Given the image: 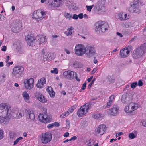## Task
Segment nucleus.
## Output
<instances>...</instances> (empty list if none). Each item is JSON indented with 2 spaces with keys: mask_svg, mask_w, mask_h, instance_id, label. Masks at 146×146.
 <instances>
[{
  "mask_svg": "<svg viewBox=\"0 0 146 146\" xmlns=\"http://www.w3.org/2000/svg\"><path fill=\"white\" fill-rule=\"evenodd\" d=\"M24 115L23 111H19L18 109H11L7 104H0V123L7 124L10 118L19 119Z\"/></svg>",
  "mask_w": 146,
  "mask_h": 146,
  "instance_id": "f257e3e1",
  "label": "nucleus"
},
{
  "mask_svg": "<svg viewBox=\"0 0 146 146\" xmlns=\"http://www.w3.org/2000/svg\"><path fill=\"white\" fill-rule=\"evenodd\" d=\"M36 42L40 44H42L46 41V36L44 34L39 35L36 38Z\"/></svg>",
  "mask_w": 146,
  "mask_h": 146,
  "instance_id": "412c9836",
  "label": "nucleus"
},
{
  "mask_svg": "<svg viewBox=\"0 0 146 146\" xmlns=\"http://www.w3.org/2000/svg\"><path fill=\"white\" fill-rule=\"evenodd\" d=\"M6 76L4 73L0 74V83L4 82L5 80Z\"/></svg>",
  "mask_w": 146,
  "mask_h": 146,
  "instance_id": "72a5a7b5",
  "label": "nucleus"
},
{
  "mask_svg": "<svg viewBox=\"0 0 146 146\" xmlns=\"http://www.w3.org/2000/svg\"><path fill=\"white\" fill-rule=\"evenodd\" d=\"M35 97L41 102L45 103L47 102V99L41 93L39 92H36L35 94Z\"/></svg>",
  "mask_w": 146,
  "mask_h": 146,
  "instance_id": "a211bd4d",
  "label": "nucleus"
},
{
  "mask_svg": "<svg viewBox=\"0 0 146 146\" xmlns=\"http://www.w3.org/2000/svg\"><path fill=\"white\" fill-rule=\"evenodd\" d=\"M102 114L100 113H95L93 114V117L94 119H102Z\"/></svg>",
  "mask_w": 146,
  "mask_h": 146,
  "instance_id": "473e14b6",
  "label": "nucleus"
},
{
  "mask_svg": "<svg viewBox=\"0 0 146 146\" xmlns=\"http://www.w3.org/2000/svg\"><path fill=\"white\" fill-rule=\"evenodd\" d=\"M139 107V104L137 103H130L125 106L124 111L126 113L135 115L137 113V109Z\"/></svg>",
  "mask_w": 146,
  "mask_h": 146,
  "instance_id": "f03ea898",
  "label": "nucleus"
},
{
  "mask_svg": "<svg viewBox=\"0 0 146 146\" xmlns=\"http://www.w3.org/2000/svg\"><path fill=\"white\" fill-rule=\"evenodd\" d=\"M119 111V108L117 105H114L112 108L109 110V113L112 115H116L118 114Z\"/></svg>",
  "mask_w": 146,
  "mask_h": 146,
  "instance_id": "5701e85b",
  "label": "nucleus"
},
{
  "mask_svg": "<svg viewBox=\"0 0 146 146\" xmlns=\"http://www.w3.org/2000/svg\"><path fill=\"white\" fill-rule=\"evenodd\" d=\"M77 106L76 105H74L71 106L70 108L73 110H74L76 108Z\"/></svg>",
  "mask_w": 146,
  "mask_h": 146,
  "instance_id": "338daca9",
  "label": "nucleus"
},
{
  "mask_svg": "<svg viewBox=\"0 0 146 146\" xmlns=\"http://www.w3.org/2000/svg\"><path fill=\"white\" fill-rule=\"evenodd\" d=\"M137 82H134L131 83V88L133 89H134L137 86Z\"/></svg>",
  "mask_w": 146,
  "mask_h": 146,
  "instance_id": "c03bdc74",
  "label": "nucleus"
},
{
  "mask_svg": "<svg viewBox=\"0 0 146 146\" xmlns=\"http://www.w3.org/2000/svg\"><path fill=\"white\" fill-rule=\"evenodd\" d=\"M113 103V102L108 100V102L107 103V107L108 108H110V106H111L112 103Z\"/></svg>",
  "mask_w": 146,
  "mask_h": 146,
  "instance_id": "49530a36",
  "label": "nucleus"
},
{
  "mask_svg": "<svg viewBox=\"0 0 146 146\" xmlns=\"http://www.w3.org/2000/svg\"><path fill=\"white\" fill-rule=\"evenodd\" d=\"M96 80V79L95 78H94L92 80V81L91 82V83L89 84L88 86V88H90L91 86H92V84H94L95 81V80Z\"/></svg>",
  "mask_w": 146,
  "mask_h": 146,
  "instance_id": "de8ad7c7",
  "label": "nucleus"
},
{
  "mask_svg": "<svg viewBox=\"0 0 146 146\" xmlns=\"http://www.w3.org/2000/svg\"><path fill=\"white\" fill-rule=\"evenodd\" d=\"M87 48L88 51L86 52L85 54L87 58H90L96 54V50L94 47L91 46H88Z\"/></svg>",
  "mask_w": 146,
  "mask_h": 146,
  "instance_id": "4468645a",
  "label": "nucleus"
},
{
  "mask_svg": "<svg viewBox=\"0 0 146 146\" xmlns=\"http://www.w3.org/2000/svg\"><path fill=\"white\" fill-rule=\"evenodd\" d=\"M94 5H93L91 6L86 5V7L87 8V10L89 12H91L92 9L94 7Z\"/></svg>",
  "mask_w": 146,
  "mask_h": 146,
  "instance_id": "a19ab883",
  "label": "nucleus"
},
{
  "mask_svg": "<svg viewBox=\"0 0 146 146\" xmlns=\"http://www.w3.org/2000/svg\"><path fill=\"white\" fill-rule=\"evenodd\" d=\"M72 14L68 13H65L64 14L65 17L68 20H70L72 19Z\"/></svg>",
  "mask_w": 146,
  "mask_h": 146,
  "instance_id": "f704fd0d",
  "label": "nucleus"
},
{
  "mask_svg": "<svg viewBox=\"0 0 146 146\" xmlns=\"http://www.w3.org/2000/svg\"><path fill=\"white\" fill-rule=\"evenodd\" d=\"M52 60V57H51L50 54H48V56L47 57L46 60Z\"/></svg>",
  "mask_w": 146,
  "mask_h": 146,
  "instance_id": "603ef678",
  "label": "nucleus"
},
{
  "mask_svg": "<svg viewBox=\"0 0 146 146\" xmlns=\"http://www.w3.org/2000/svg\"><path fill=\"white\" fill-rule=\"evenodd\" d=\"M38 118L40 121L44 123H48L50 121L51 119L50 116L45 113L39 114Z\"/></svg>",
  "mask_w": 146,
  "mask_h": 146,
  "instance_id": "2eb2a0df",
  "label": "nucleus"
},
{
  "mask_svg": "<svg viewBox=\"0 0 146 146\" xmlns=\"http://www.w3.org/2000/svg\"><path fill=\"white\" fill-rule=\"evenodd\" d=\"M106 126L104 124L100 125L95 130V134L97 136H101L102 135L106 130Z\"/></svg>",
  "mask_w": 146,
  "mask_h": 146,
  "instance_id": "9b49d317",
  "label": "nucleus"
},
{
  "mask_svg": "<svg viewBox=\"0 0 146 146\" xmlns=\"http://www.w3.org/2000/svg\"><path fill=\"white\" fill-rule=\"evenodd\" d=\"M24 68L22 66H17L13 68L12 74V76L15 78L20 76L23 74Z\"/></svg>",
  "mask_w": 146,
  "mask_h": 146,
  "instance_id": "6e6552de",
  "label": "nucleus"
},
{
  "mask_svg": "<svg viewBox=\"0 0 146 146\" xmlns=\"http://www.w3.org/2000/svg\"><path fill=\"white\" fill-rule=\"evenodd\" d=\"M69 133L66 132L64 134L63 136L64 137H67L69 136Z\"/></svg>",
  "mask_w": 146,
  "mask_h": 146,
  "instance_id": "e2e57ef3",
  "label": "nucleus"
},
{
  "mask_svg": "<svg viewBox=\"0 0 146 146\" xmlns=\"http://www.w3.org/2000/svg\"><path fill=\"white\" fill-rule=\"evenodd\" d=\"M21 42L19 41H17L14 42L13 45L15 47H19L20 46Z\"/></svg>",
  "mask_w": 146,
  "mask_h": 146,
  "instance_id": "ea45409f",
  "label": "nucleus"
},
{
  "mask_svg": "<svg viewBox=\"0 0 146 146\" xmlns=\"http://www.w3.org/2000/svg\"><path fill=\"white\" fill-rule=\"evenodd\" d=\"M94 29L98 33L105 32L109 28L108 24L104 21H99L95 24Z\"/></svg>",
  "mask_w": 146,
  "mask_h": 146,
  "instance_id": "7ed1b4c3",
  "label": "nucleus"
},
{
  "mask_svg": "<svg viewBox=\"0 0 146 146\" xmlns=\"http://www.w3.org/2000/svg\"><path fill=\"white\" fill-rule=\"evenodd\" d=\"M46 91L50 97H53L55 96V92L51 86H48L46 89Z\"/></svg>",
  "mask_w": 146,
  "mask_h": 146,
  "instance_id": "7c9ffc66",
  "label": "nucleus"
},
{
  "mask_svg": "<svg viewBox=\"0 0 146 146\" xmlns=\"http://www.w3.org/2000/svg\"><path fill=\"white\" fill-rule=\"evenodd\" d=\"M140 6V1H133L130 3V6L127 8V10L131 13L139 14L141 12L139 8Z\"/></svg>",
  "mask_w": 146,
  "mask_h": 146,
  "instance_id": "20e7f679",
  "label": "nucleus"
},
{
  "mask_svg": "<svg viewBox=\"0 0 146 146\" xmlns=\"http://www.w3.org/2000/svg\"><path fill=\"white\" fill-rule=\"evenodd\" d=\"M83 13H80L79 14L78 16V18H79L80 19H82L83 18Z\"/></svg>",
  "mask_w": 146,
  "mask_h": 146,
  "instance_id": "6e6d98bb",
  "label": "nucleus"
},
{
  "mask_svg": "<svg viewBox=\"0 0 146 146\" xmlns=\"http://www.w3.org/2000/svg\"><path fill=\"white\" fill-rule=\"evenodd\" d=\"M50 72L52 74H57L58 73V69L56 68H54L50 70Z\"/></svg>",
  "mask_w": 146,
  "mask_h": 146,
  "instance_id": "4c0bfd02",
  "label": "nucleus"
},
{
  "mask_svg": "<svg viewBox=\"0 0 146 146\" xmlns=\"http://www.w3.org/2000/svg\"><path fill=\"white\" fill-rule=\"evenodd\" d=\"M138 133L137 131L134 130L129 134L128 137L131 139H134L137 137Z\"/></svg>",
  "mask_w": 146,
  "mask_h": 146,
  "instance_id": "c756f323",
  "label": "nucleus"
},
{
  "mask_svg": "<svg viewBox=\"0 0 146 146\" xmlns=\"http://www.w3.org/2000/svg\"><path fill=\"white\" fill-rule=\"evenodd\" d=\"M91 104L86 103L81 106L78 110L77 114L79 117H82L87 113L91 108Z\"/></svg>",
  "mask_w": 146,
  "mask_h": 146,
  "instance_id": "423d86ee",
  "label": "nucleus"
},
{
  "mask_svg": "<svg viewBox=\"0 0 146 146\" xmlns=\"http://www.w3.org/2000/svg\"><path fill=\"white\" fill-rule=\"evenodd\" d=\"M97 70V68H96L93 69V70L91 71V74H94L96 72Z\"/></svg>",
  "mask_w": 146,
  "mask_h": 146,
  "instance_id": "4d7b16f0",
  "label": "nucleus"
},
{
  "mask_svg": "<svg viewBox=\"0 0 146 146\" xmlns=\"http://www.w3.org/2000/svg\"><path fill=\"white\" fill-rule=\"evenodd\" d=\"M86 52V48L84 45L80 44L76 45L74 48V52L76 55L82 56L85 54Z\"/></svg>",
  "mask_w": 146,
  "mask_h": 146,
  "instance_id": "39448f33",
  "label": "nucleus"
},
{
  "mask_svg": "<svg viewBox=\"0 0 146 146\" xmlns=\"http://www.w3.org/2000/svg\"><path fill=\"white\" fill-rule=\"evenodd\" d=\"M40 13H41L39 15L40 17H43L44 18L45 17V15L46 14V12L44 10H42L41 11H40Z\"/></svg>",
  "mask_w": 146,
  "mask_h": 146,
  "instance_id": "79ce46f5",
  "label": "nucleus"
},
{
  "mask_svg": "<svg viewBox=\"0 0 146 146\" xmlns=\"http://www.w3.org/2000/svg\"><path fill=\"white\" fill-rule=\"evenodd\" d=\"M95 7L98 11L104 12L105 8L104 1L101 0L98 1L95 5Z\"/></svg>",
  "mask_w": 146,
  "mask_h": 146,
  "instance_id": "dca6fc26",
  "label": "nucleus"
},
{
  "mask_svg": "<svg viewBox=\"0 0 146 146\" xmlns=\"http://www.w3.org/2000/svg\"><path fill=\"white\" fill-rule=\"evenodd\" d=\"M74 110H73L72 109L70 108L67 111V112L68 113L69 115H70L71 113H72L73 111Z\"/></svg>",
  "mask_w": 146,
  "mask_h": 146,
  "instance_id": "864d4df0",
  "label": "nucleus"
},
{
  "mask_svg": "<svg viewBox=\"0 0 146 146\" xmlns=\"http://www.w3.org/2000/svg\"><path fill=\"white\" fill-rule=\"evenodd\" d=\"M130 51L126 48L121 49L119 52V56L122 58L128 57Z\"/></svg>",
  "mask_w": 146,
  "mask_h": 146,
  "instance_id": "6ab92c4d",
  "label": "nucleus"
},
{
  "mask_svg": "<svg viewBox=\"0 0 146 146\" xmlns=\"http://www.w3.org/2000/svg\"><path fill=\"white\" fill-rule=\"evenodd\" d=\"M53 123L54 126L58 127L60 126V124L58 122H55Z\"/></svg>",
  "mask_w": 146,
  "mask_h": 146,
  "instance_id": "5fc2aeb1",
  "label": "nucleus"
},
{
  "mask_svg": "<svg viewBox=\"0 0 146 146\" xmlns=\"http://www.w3.org/2000/svg\"><path fill=\"white\" fill-rule=\"evenodd\" d=\"M23 83L24 87L26 90H31L34 86V79L32 78L25 79L23 80Z\"/></svg>",
  "mask_w": 146,
  "mask_h": 146,
  "instance_id": "1a4fd4ad",
  "label": "nucleus"
},
{
  "mask_svg": "<svg viewBox=\"0 0 146 146\" xmlns=\"http://www.w3.org/2000/svg\"><path fill=\"white\" fill-rule=\"evenodd\" d=\"M23 139V137H20L16 139L14 142L13 145H15L17 144L19 142H21Z\"/></svg>",
  "mask_w": 146,
  "mask_h": 146,
  "instance_id": "c9c22d12",
  "label": "nucleus"
},
{
  "mask_svg": "<svg viewBox=\"0 0 146 146\" xmlns=\"http://www.w3.org/2000/svg\"><path fill=\"white\" fill-rule=\"evenodd\" d=\"M40 139L42 143L46 144L51 141L52 135L49 132L43 133L40 135Z\"/></svg>",
  "mask_w": 146,
  "mask_h": 146,
  "instance_id": "0eeeda50",
  "label": "nucleus"
},
{
  "mask_svg": "<svg viewBox=\"0 0 146 146\" xmlns=\"http://www.w3.org/2000/svg\"><path fill=\"white\" fill-rule=\"evenodd\" d=\"M16 135L13 132H11L9 134V137L11 139H14L16 138Z\"/></svg>",
  "mask_w": 146,
  "mask_h": 146,
  "instance_id": "58836bf2",
  "label": "nucleus"
},
{
  "mask_svg": "<svg viewBox=\"0 0 146 146\" xmlns=\"http://www.w3.org/2000/svg\"><path fill=\"white\" fill-rule=\"evenodd\" d=\"M63 0H54L50 4V5L52 7H58L62 5Z\"/></svg>",
  "mask_w": 146,
  "mask_h": 146,
  "instance_id": "a878e982",
  "label": "nucleus"
},
{
  "mask_svg": "<svg viewBox=\"0 0 146 146\" xmlns=\"http://www.w3.org/2000/svg\"><path fill=\"white\" fill-rule=\"evenodd\" d=\"M70 123L69 120L68 119L66 120V127L67 128H69L70 127Z\"/></svg>",
  "mask_w": 146,
  "mask_h": 146,
  "instance_id": "8fccbe9b",
  "label": "nucleus"
},
{
  "mask_svg": "<svg viewBox=\"0 0 146 146\" xmlns=\"http://www.w3.org/2000/svg\"><path fill=\"white\" fill-rule=\"evenodd\" d=\"M137 85L139 86H141L143 85V83L141 81L139 80L138 82Z\"/></svg>",
  "mask_w": 146,
  "mask_h": 146,
  "instance_id": "69168bd1",
  "label": "nucleus"
},
{
  "mask_svg": "<svg viewBox=\"0 0 146 146\" xmlns=\"http://www.w3.org/2000/svg\"><path fill=\"white\" fill-rule=\"evenodd\" d=\"M86 83L85 82L84 83L82 86L81 89L82 90H84L86 88Z\"/></svg>",
  "mask_w": 146,
  "mask_h": 146,
  "instance_id": "bf43d9fd",
  "label": "nucleus"
},
{
  "mask_svg": "<svg viewBox=\"0 0 146 146\" xmlns=\"http://www.w3.org/2000/svg\"><path fill=\"white\" fill-rule=\"evenodd\" d=\"M85 123V122L84 121H82L81 122V124L80 125L81 127H82V128H83L84 127L85 125H84V124Z\"/></svg>",
  "mask_w": 146,
  "mask_h": 146,
  "instance_id": "052dcab7",
  "label": "nucleus"
},
{
  "mask_svg": "<svg viewBox=\"0 0 146 146\" xmlns=\"http://www.w3.org/2000/svg\"><path fill=\"white\" fill-rule=\"evenodd\" d=\"M40 14L39 10H35L32 14V18L33 19L36 20L37 22H39V21L44 18L43 17H40L39 15Z\"/></svg>",
  "mask_w": 146,
  "mask_h": 146,
  "instance_id": "f3484780",
  "label": "nucleus"
},
{
  "mask_svg": "<svg viewBox=\"0 0 146 146\" xmlns=\"http://www.w3.org/2000/svg\"><path fill=\"white\" fill-rule=\"evenodd\" d=\"M25 112L27 118L29 119L30 121H34L35 119V115L33 111L30 110H26Z\"/></svg>",
  "mask_w": 146,
  "mask_h": 146,
  "instance_id": "4be33fe9",
  "label": "nucleus"
},
{
  "mask_svg": "<svg viewBox=\"0 0 146 146\" xmlns=\"http://www.w3.org/2000/svg\"><path fill=\"white\" fill-rule=\"evenodd\" d=\"M146 51V43L142 45L140 48H138L134 52L133 54V56L135 57H138L141 56V54L143 51Z\"/></svg>",
  "mask_w": 146,
  "mask_h": 146,
  "instance_id": "f8f14e48",
  "label": "nucleus"
},
{
  "mask_svg": "<svg viewBox=\"0 0 146 146\" xmlns=\"http://www.w3.org/2000/svg\"><path fill=\"white\" fill-rule=\"evenodd\" d=\"M74 28L72 26L70 27L67 29V31L64 32V34L67 36H71L73 33Z\"/></svg>",
  "mask_w": 146,
  "mask_h": 146,
  "instance_id": "c85d7f7f",
  "label": "nucleus"
},
{
  "mask_svg": "<svg viewBox=\"0 0 146 146\" xmlns=\"http://www.w3.org/2000/svg\"><path fill=\"white\" fill-rule=\"evenodd\" d=\"M4 131L2 129H0V140L2 139L4 137Z\"/></svg>",
  "mask_w": 146,
  "mask_h": 146,
  "instance_id": "37998d69",
  "label": "nucleus"
},
{
  "mask_svg": "<svg viewBox=\"0 0 146 146\" xmlns=\"http://www.w3.org/2000/svg\"><path fill=\"white\" fill-rule=\"evenodd\" d=\"M115 18L117 19L122 21L128 19L129 18V17L125 13L120 12L117 13Z\"/></svg>",
  "mask_w": 146,
  "mask_h": 146,
  "instance_id": "ddd939ff",
  "label": "nucleus"
},
{
  "mask_svg": "<svg viewBox=\"0 0 146 146\" xmlns=\"http://www.w3.org/2000/svg\"><path fill=\"white\" fill-rule=\"evenodd\" d=\"M69 115L67 111L62 113L60 115V117L62 118H64L67 117Z\"/></svg>",
  "mask_w": 146,
  "mask_h": 146,
  "instance_id": "e433bc0d",
  "label": "nucleus"
},
{
  "mask_svg": "<svg viewBox=\"0 0 146 146\" xmlns=\"http://www.w3.org/2000/svg\"><path fill=\"white\" fill-rule=\"evenodd\" d=\"M23 99L25 101L28 103H30L31 102L30 97L28 93L26 91L23 92L22 94Z\"/></svg>",
  "mask_w": 146,
  "mask_h": 146,
  "instance_id": "bb28decb",
  "label": "nucleus"
},
{
  "mask_svg": "<svg viewBox=\"0 0 146 146\" xmlns=\"http://www.w3.org/2000/svg\"><path fill=\"white\" fill-rule=\"evenodd\" d=\"M54 127V125H53V123L51 124H48L47 127L48 128H52Z\"/></svg>",
  "mask_w": 146,
  "mask_h": 146,
  "instance_id": "13d9d810",
  "label": "nucleus"
},
{
  "mask_svg": "<svg viewBox=\"0 0 146 146\" xmlns=\"http://www.w3.org/2000/svg\"><path fill=\"white\" fill-rule=\"evenodd\" d=\"M78 18V15L76 14H74L73 15V16H72V18L74 20H77Z\"/></svg>",
  "mask_w": 146,
  "mask_h": 146,
  "instance_id": "09e8293b",
  "label": "nucleus"
},
{
  "mask_svg": "<svg viewBox=\"0 0 146 146\" xmlns=\"http://www.w3.org/2000/svg\"><path fill=\"white\" fill-rule=\"evenodd\" d=\"M131 98L128 94H123L121 98L122 102L124 104H127L131 100Z\"/></svg>",
  "mask_w": 146,
  "mask_h": 146,
  "instance_id": "393cba45",
  "label": "nucleus"
},
{
  "mask_svg": "<svg viewBox=\"0 0 146 146\" xmlns=\"http://www.w3.org/2000/svg\"><path fill=\"white\" fill-rule=\"evenodd\" d=\"M46 83V78L44 77H42L38 81L36 84V86L37 88L41 89L43 88L44 85Z\"/></svg>",
  "mask_w": 146,
  "mask_h": 146,
  "instance_id": "b1692460",
  "label": "nucleus"
},
{
  "mask_svg": "<svg viewBox=\"0 0 146 146\" xmlns=\"http://www.w3.org/2000/svg\"><path fill=\"white\" fill-rule=\"evenodd\" d=\"M123 134V133L122 132H120L119 133H117L116 134V137H117L120 136H121Z\"/></svg>",
  "mask_w": 146,
  "mask_h": 146,
  "instance_id": "680f3d73",
  "label": "nucleus"
},
{
  "mask_svg": "<svg viewBox=\"0 0 146 146\" xmlns=\"http://www.w3.org/2000/svg\"><path fill=\"white\" fill-rule=\"evenodd\" d=\"M72 66L74 67H78V65L77 62H74L72 65Z\"/></svg>",
  "mask_w": 146,
  "mask_h": 146,
  "instance_id": "0e129e2a",
  "label": "nucleus"
},
{
  "mask_svg": "<svg viewBox=\"0 0 146 146\" xmlns=\"http://www.w3.org/2000/svg\"><path fill=\"white\" fill-rule=\"evenodd\" d=\"M66 4V6L69 9L73 10H76L77 7L75 4L70 1L67 2Z\"/></svg>",
  "mask_w": 146,
  "mask_h": 146,
  "instance_id": "cd10ccee",
  "label": "nucleus"
},
{
  "mask_svg": "<svg viewBox=\"0 0 146 146\" xmlns=\"http://www.w3.org/2000/svg\"><path fill=\"white\" fill-rule=\"evenodd\" d=\"M63 75L64 77L70 80H72L74 77L77 81L80 80L79 78H78L76 73L73 71L70 70L65 71L64 72Z\"/></svg>",
  "mask_w": 146,
  "mask_h": 146,
  "instance_id": "9d476101",
  "label": "nucleus"
},
{
  "mask_svg": "<svg viewBox=\"0 0 146 146\" xmlns=\"http://www.w3.org/2000/svg\"><path fill=\"white\" fill-rule=\"evenodd\" d=\"M11 28L13 31L15 33L18 32L19 31V28L18 27V24H16L15 25H12Z\"/></svg>",
  "mask_w": 146,
  "mask_h": 146,
  "instance_id": "2f4dec72",
  "label": "nucleus"
},
{
  "mask_svg": "<svg viewBox=\"0 0 146 146\" xmlns=\"http://www.w3.org/2000/svg\"><path fill=\"white\" fill-rule=\"evenodd\" d=\"M115 96L113 95H111L109 97V101L113 102Z\"/></svg>",
  "mask_w": 146,
  "mask_h": 146,
  "instance_id": "a18cd8bd",
  "label": "nucleus"
},
{
  "mask_svg": "<svg viewBox=\"0 0 146 146\" xmlns=\"http://www.w3.org/2000/svg\"><path fill=\"white\" fill-rule=\"evenodd\" d=\"M86 145L88 146H90L93 145V143L90 141H88L86 142Z\"/></svg>",
  "mask_w": 146,
  "mask_h": 146,
  "instance_id": "3c124183",
  "label": "nucleus"
},
{
  "mask_svg": "<svg viewBox=\"0 0 146 146\" xmlns=\"http://www.w3.org/2000/svg\"><path fill=\"white\" fill-rule=\"evenodd\" d=\"M142 124L143 126L146 127V121H143L142 122Z\"/></svg>",
  "mask_w": 146,
  "mask_h": 146,
  "instance_id": "774afa93",
  "label": "nucleus"
},
{
  "mask_svg": "<svg viewBox=\"0 0 146 146\" xmlns=\"http://www.w3.org/2000/svg\"><path fill=\"white\" fill-rule=\"evenodd\" d=\"M25 39L28 45L29 46L33 45L36 41V38L32 35H27Z\"/></svg>",
  "mask_w": 146,
  "mask_h": 146,
  "instance_id": "aec40b11",
  "label": "nucleus"
}]
</instances>
